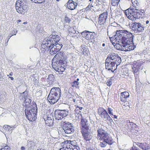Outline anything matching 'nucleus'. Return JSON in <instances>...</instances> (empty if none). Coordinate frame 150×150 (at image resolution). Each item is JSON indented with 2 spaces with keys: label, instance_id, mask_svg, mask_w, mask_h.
I'll list each match as a JSON object with an SVG mask.
<instances>
[{
  "label": "nucleus",
  "instance_id": "obj_1",
  "mask_svg": "<svg viewBox=\"0 0 150 150\" xmlns=\"http://www.w3.org/2000/svg\"><path fill=\"white\" fill-rule=\"evenodd\" d=\"M134 36L132 33L124 30H118L112 37H109L110 41L114 40L120 42L127 49V51L133 50L136 47L134 45L133 38Z\"/></svg>",
  "mask_w": 150,
  "mask_h": 150
},
{
  "label": "nucleus",
  "instance_id": "obj_2",
  "mask_svg": "<svg viewBox=\"0 0 150 150\" xmlns=\"http://www.w3.org/2000/svg\"><path fill=\"white\" fill-rule=\"evenodd\" d=\"M60 39V38L58 35H51L47 38L44 39L41 45L42 48L46 51L52 47L50 50V54L51 55L55 54L59 50L56 49L54 44L59 42Z\"/></svg>",
  "mask_w": 150,
  "mask_h": 150
},
{
  "label": "nucleus",
  "instance_id": "obj_3",
  "mask_svg": "<svg viewBox=\"0 0 150 150\" xmlns=\"http://www.w3.org/2000/svg\"><path fill=\"white\" fill-rule=\"evenodd\" d=\"M65 56L63 52H58L52 61V66L54 70L58 72L64 71L67 65Z\"/></svg>",
  "mask_w": 150,
  "mask_h": 150
},
{
  "label": "nucleus",
  "instance_id": "obj_4",
  "mask_svg": "<svg viewBox=\"0 0 150 150\" xmlns=\"http://www.w3.org/2000/svg\"><path fill=\"white\" fill-rule=\"evenodd\" d=\"M23 101L24 104L23 105L25 107V113L27 118L30 121H35L36 118L37 110V107L35 103L30 105L31 100L29 98H28V96Z\"/></svg>",
  "mask_w": 150,
  "mask_h": 150
},
{
  "label": "nucleus",
  "instance_id": "obj_5",
  "mask_svg": "<svg viewBox=\"0 0 150 150\" xmlns=\"http://www.w3.org/2000/svg\"><path fill=\"white\" fill-rule=\"evenodd\" d=\"M121 62V58L117 54L111 53L105 60L106 69L113 72Z\"/></svg>",
  "mask_w": 150,
  "mask_h": 150
},
{
  "label": "nucleus",
  "instance_id": "obj_6",
  "mask_svg": "<svg viewBox=\"0 0 150 150\" xmlns=\"http://www.w3.org/2000/svg\"><path fill=\"white\" fill-rule=\"evenodd\" d=\"M97 138L101 141L99 146L101 147H105L107 144L111 145L113 143L111 137L102 128H98L97 130Z\"/></svg>",
  "mask_w": 150,
  "mask_h": 150
},
{
  "label": "nucleus",
  "instance_id": "obj_7",
  "mask_svg": "<svg viewBox=\"0 0 150 150\" xmlns=\"http://www.w3.org/2000/svg\"><path fill=\"white\" fill-rule=\"evenodd\" d=\"M125 14L129 19L132 21H135L137 19L142 18L144 15L143 10L131 8L125 10Z\"/></svg>",
  "mask_w": 150,
  "mask_h": 150
},
{
  "label": "nucleus",
  "instance_id": "obj_8",
  "mask_svg": "<svg viewBox=\"0 0 150 150\" xmlns=\"http://www.w3.org/2000/svg\"><path fill=\"white\" fill-rule=\"evenodd\" d=\"M60 95V89L59 87H53L51 89L47 98L50 102L54 104L59 100Z\"/></svg>",
  "mask_w": 150,
  "mask_h": 150
},
{
  "label": "nucleus",
  "instance_id": "obj_9",
  "mask_svg": "<svg viewBox=\"0 0 150 150\" xmlns=\"http://www.w3.org/2000/svg\"><path fill=\"white\" fill-rule=\"evenodd\" d=\"M26 0H18L16 1L15 6L17 12L19 13L24 14L28 7Z\"/></svg>",
  "mask_w": 150,
  "mask_h": 150
},
{
  "label": "nucleus",
  "instance_id": "obj_10",
  "mask_svg": "<svg viewBox=\"0 0 150 150\" xmlns=\"http://www.w3.org/2000/svg\"><path fill=\"white\" fill-rule=\"evenodd\" d=\"M145 62L144 60H139L134 61L133 62V66L132 67L133 71L134 74L135 78H137V75L139 71L142 69V65Z\"/></svg>",
  "mask_w": 150,
  "mask_h": 150
},
{
  "label": "nucleus",
  "instance_id": "obj_11",
  "mask_svg": "<svg viewBox=\"0 0 150 150\" xmlns=\"http://www.w3.org/2000/svg\"><path fill=\"white\" fill-rule=\"evenodd\" d=\"M69 110L67 109H57L54 111V117L57 120H61L67 116L69 113Z\"/></svg>",
  "mask_w": 150,
  "mask_h": 150
},
{
  "label": "nucleus",
  "instance_id": "obj_12",
  "mask_svg": "<svg viewBox=\"0 0 150 150\" xmlns=\"http://www.w3.org/2000/svg\"><path fill=\"white\" fill-rule=\"evenodd\" d=\"M62 128L65 132L67 134L73 133L75 129L73 124L68 122H66L63 123Z\"/></svg>",
  "mask_w": 150,
  "mask_h": 150
},
{
  "label": "nucleus",
  "instance_id": "obj_13",
  "mask_svg": "<svg viewBox=\"0 0 150 150\" xmlns=\"http://www.w3.org/2000/svg\"><path fill=\"white\" fill-rule=\"evenodd\" d=\"M132 30L134 31V32L136 33H139L141 32H143L146 26L142 24L139 23L134 22L132 23Z\"/></svg>",
  "mask_w": 150,
  "mask_h": 150
},
{
  "label": "nucleus",
  "instance_id": "obj_14",
  "mask_svg": "<svg viewBox=\"0 0 150 150\" xmlns=\"http://www.w3.org/2000/svg\"><path fill=\"white\" fill-rule=\"evenodd\" d=\"M81 131L89 130V124L87 120L85 118H83L81 121Z\"/></svg>",
  "mask_w": 150,
  "mask_h": 150
},
{
  "label": "nucleus",
  "instance_id": "obj_15",
  "mask_svg": "<svg viewBox=\"0 0 150 150\" xmlns=\"http://www.w3.org/2000/svg\"><path fill=\"white\" fill-rule=\"evenodd\" d=\"M108 13L107 12H104L100 15L98 18V22L100 25L103 24L105 23L107 18Z\"/></svg>",
  "mask_w": 150,
  "mask_h": 150
},
{
  "label": "nucleus",
  "instance_id": "obj_16",
  "mask_svg": "<svg viewBox=\"0 0 150 150\" xmlns=\"http://www.w3.org/2000/svg\"><path fill=\"white\" fill-rule=\"evenodd\" d=\"M81 132L82 134L83 139L86 141H89L92 138V136L89 130L81 131Z\"/></svg>",
  "mask_w": 150,
  "mask_h": 150
},
{
  "label": "nucleus",
  "instance_id": "obj_17",
  "mask_svg": "<svg viewBox=\"0 0 150 150\" xmlns=\"http://www.w3.org/2000/svg\"><path fill=\"white\" fill-rule=\"evenodd\" d=\"M65 5L68 9L73 10L76 8L77 5V4L73 1L72 0H69Z\"/></svg>",
  "mask_w": 150,
  "mask_h": 150
},
{
  "label": "nucleus",
  "instance_id": "obj_18",
  "mask_svg": "<svg viewBox=\"0 0 150 150\" xmlns=\"http://www.w3.org/2000/svg\"><path fill=\"white\" fill-rule=\"evenodd\" d=\"M136 144L142 150L150 149V146L149 144L146 143L137 142Z\"/></svg>",
  "mask_w": 150,
  "mask_h": 150
},
{
  "label": "nucleus",
  "instance_id": "obj_19",
  "mask_svg": "<svg viewBox=\"0 0 150 150\" xmlns=\"http://www.w3.org/2000/svg\"><path fill=\"white\" fill-rule=\"evenodd\" d=\"M100 116L104 120L109 122L110 123L113 122L112 120L106 111L104 112V113H103Z\"/></svg>",
  "mask_w": 150,
  "mask_h": 150
},
{
  "label": "nucleus",
  "instance_id": "obj_20",
  "mask_svg": "<svg viewBox=\"0 0 150 150\" xmlns=\"http://www.w3.org/2000/svg\"><path fill=\"white\" fill-rule=\"evenodd\" d=\"M120 97V100L123 102L125 103L127 101V98L129 97V95L128 92L127 91H125L121 92Z\"/></svg>",
  "mask_w": 150,
  "mask_h": 150
},
{
  "label": "nucleus",
  "instance_id": "obj_21",
  "mask_svg": "<svg viewBox=\"0 0 150 150\" xmlns=\"http://www.w3.org/2000/svg\"><path fill=\"white\" fill-rule=\"evenodd\" d=\"M96 35L94 32H90L88 34L86 39L90 42H92L94 41V40L96 38Z\"/></svg>",
  "mask_w": 150,
  "mask_h": 150
},
{
  "label": "nucleus",
  "instance_id": "obj_22",
  "mask_svg": "<svg viewBox=\"0 0 150 150\" xmlns=\"http://www.w3.org/2000/svg\"><path fill=\"white\" fill-rule=\"evenodd\" d=\"M28 96V92L26 91H25L23 93H20L18 97L20 100L23 101L26 98H27Z\"/></svg>",
  "mask_w": 150,
  "mask_h": 150
},
{
  "label": "nucleus",
  "instance_id": "obj_23",
  "mask_svg": "<svg viewBox=\"0 0 150 150\" xmlns=\"http://www.w3.org/2000/svg\"><path fill=\"white\" fill-rule=\"evenodd\" d=\"M115 47L118 50L122 51H128L127 49L120 42L118 44L115 45Z\"/></svg>",
  "mask_w": 150,
  "mask_h": 150
},
{
  "label": "nucleus",
  "instance_id": "obj_24",
  "mask_svg": "<svg viewBox=\"0 0 150 150\" xmlns=\"http://www.w3.org/2000/svg\"><path fill=\"white\" fill-rule=\"evenodd\" d=\"M81 53L84 54H88L89 50L87 47L85 46H81Z\"/></svg>",
  "mask_w": 150,
  "mask_h": 150
},
{
  "label": "nucleus",
  "instance_id": "obj_25",
  "mask_svg": "<svg viewBox=\"0 0 150 150\" xmlns=\"http://www.w3.org/2000/svg\"><path fill=\"white\" fill-rule=\"evenodd\" d=\"M3 128L6 130L8 131L9 132L11 133L14 127H11L8 125H4L3 127Z\"/></svg>",
  "mask_w": 150,
  "mask_h": 150
},
{
  "label": "nucleus",
  "instance_id": "obj_26",
  "mask_svg": "<svg viewBox=\"0 0 150 150\" xmlns=\"http://www.w3.org/2000/svg\"><path fill=\"white\" fill-rule=\"evenodd\" d=\"M45 123L47 125L49 126H52L53 125V119L52 120H49L46 119L45 120Z\"/></svg>",
  "mask_w": 150,
  "mask_h": 150
},
{
  "label": "nucleus",
  "instance_id": "obj_27",
  "mask_svg": "<svg viewBox=\"0 0 150 150\" xmlns=\"http://www.w3.org/2000/svg\"><path fill=\"white\" fill-rule=\"evenodd\" d=\"M79 83L78 82H77V81H75L71 83V86L72 87H74L77 88H79Z\"/></svg>",
  "mask_w": 150,
  "mask_h": 150
},
{
  "label": "nucleus",
  "instance_id": "obj_28",
  "mask_svg": "<svg viewBox=\"0 0 150 150\" xmlns=\"http://www.w3.org/2000/svg\"><path fill=\"white\" fill-rule=\"evenodd\" d=\"M106 111L103 108H99L98 109V113L100 116Z\"/></svg>",
  "mask_w": 150,
  "mask_h": 150
},
{
  "label": "nucleus",
  "instance_id": "obj_29",
  "mask_svg": "<svg viewBox=\"0 0 150 150\" xmlns=\"http://www.w3.org/2000/svg\"><path fill=\"white\" fill-rule=\"evenodd\" d=\"M35 143L33 141H30L28 142V146L29 147V148H33L34 146H35Z\"/></svg>",
  "mask_w": 150,
  "mask_h": 150
},
{
  "label": "nucleus",
  "instance_id": "obj_30",
  "mask_svg": "<svg viewBox=\"0 0 150 150\" xmlns=\"http://www.w3.org/2000/svg\"><path fill=\"white\" fill-rule=\"evenodd\" d=\"M89 32V31L86 30H85L82 32L81 33V35L82 36V37L83 38H84L86 39L87 37L88 34V33Z\"/></svg>",
  "mask_w": 150,
  "mask_h": 150
},
{
  "label": "nucleus",
  "instance_id": "obj_31",
  "mask_svg": "<svg viewBox=\"0 0 150 150\" xmlns=\"http://www.w3.org/2000/svg\"><path fill=\"white\" fill-rule=\"evenodd\" d=\"M17 32V31H16L15 29L13 30L11 32L9 35L8 37V39H9L12 36L16 35Z\"/></svg>",
  "mask_w": 150,
  "mask_h": 150
},
{
  "label": "nucleus",
  "instance_id": "obj_32",
  "mask_svg": "<svg viewBox=\"0 0 150 150\" xmlns=\"http://www.w3.org/2000/svg\"><path fill=\"white\" fill-rule=\"evenodd\" d=\"M120 0H112L111 4L113 6H116L118 4Z\"/></svg>",
  "mask_w": 150,
  "mask_h": 150
},
{
  "label": "nucleus",
  "instance_id": "obj_33",
  "mask_svg": "<svg viewBox=\"0 0 150 150\" xmlns=\"http://www.w3.org/2000/svg\"><path fill=\"white\" fill-rule=\"evenodd\" d=\"M54 45L56 47V49H57V50H58L59 51L61 50L62 46V44H60L59 43H57Z\"/></svg>",
  "mask_w": 150,
  "mask_h": 150
},
{
  "label": "nucleus",
  "instance_id": "obj_34",
  "mask_svg": "<svg viewBox=\"0 0 150 150\" xmlns=\"http://www.w3.org/2000/svg\"><path fill=\"white\" fill-rule=\"evenodd\" d=\"M48 79L50 81H52L54 79V76L52 74L49 75L48 76Z\"/></svg>",
  "mask_w": 150,
  "mask_h": 150
},
{
  "label": "nucleus",
  "instance_id": "obj_35",
  "mask_svg": "<svg viewBox=\"0 0 150 150\" xmlns=\"http://www.w3.org/2000/svg\"><path fill=\"white\" fill-rule=\"evenodd\" d=\"M47 119L52 120L53 119V116L52 113L48 115L47 116Z\"/></svg>",
  "mask_w": 150,
  "mask_h": 150
},
{
  "label": "nucleus",
  "instance_id": "obj_36",
  "mask_svg": "<svg viewBox=\"0 0 150 150\" xmlns=\"http://www.w3.org/2000/svg\"><path fill=\"white\" fill-rule=\"evenodd\" d=\"M108 113L110 115H113V113L112 111L113 109L110 108L108 107Z\"/></svg>",
  "mask_w": 150,
  "mask_h": 150
},
{
  "label": "nucleus",
  "instance_id": "obj_37",
  "mask_svg": "<svg viewBox=\"0 0 150 150\" xmlns=\"http://www.w3.org/2000/svg\"><path fill=\"white\" fill-rule=\"evenodd\" d=\"M81 113V112L79 110V109H77V108H76V109L74 110V113L75 115H76V114L78 115L79 114H80Z\"/></svg>",
  "mask_w": 150,
  "mask_h": 150
},
{
  "label": "nucleus",
  "instance_id": "obj_38",
  "mask_svg": "<svg viewBox=\"0 0 150 150\" xmlns=\"http://www.w3.org/2000/svg\"><path fill=\"white\" fill-rule=\"evenodd\" d=\"M76 117H77V119L78 120H79L80 119H81V120H82V119L83 118H84L83 117H82L81 113L79 114L78 115H77L76 114V115H75Z\"/></svg>",
  "mask_w": 150,
  "mask_h": 150
},
{
  "label": "nucleus",
  "instance_id": "obj_39",
  "mask_svg": "<svg viewBox=\"0 0 150 150\" xmlns=\"http://www.w3.org/2000/svg\"><path fill=\"white\" fill-rule=\"evenodd\" d=\"M86 150H97V149L95 146H92L87 149Z\"/></svg>",
  "mask_w": 150,
  "mask_h": 150
},
{
  "label": "nucleus",
  "instance_id": "obj_40",
  "mask_svg": "<svg viewBox=\"0 0 150 150\" xmlns=\"http://www.w3.org/2000/svg\"><path fill=\"white\" fill-rule=\"evenodd\" d=\"M64 20L66 23H69L70 22L71 20L67 16H65Z\"/></svg>",
  "mask_w": 150,
  "mask_h": 150
},
{
  "label": "nucleus",
  "instance_id": "obj_41",
  "mask_svg": "<svg viewBox=\"0 0 150 150\" xmlns=\"http://www.w3.org/2000/svg\"><path fill=\"white\" fill-rule=\"evenodd\" d=\"M0 150H10V148L8 146H5L4 148H2Z\"/></svg>",
  "mask_w": 150,
  "mask_h": 150
},
{
  "label": "nucleus",
  "instance_id": "obj_42",
  "mask_svg": "<svg viewBox=\"0 0 150 150\" xmlns=\"http://www.w3.org/2000/svg\"><path fill=\"white\" fill-rule=\"evenodd\" d=\"M130 150H141L139 149L137 147H136L134 146L132 147Z\"/></svg>",
  "mask_w": 150,
  "mask_h": 150
},
{
  "label": "nucleus",
  "instance_id": "obj_43",
  "mask_svg": "<svg viewBox=\"0 0 150 150\" xmlns=\"http://www.w3.org/2000/svg\"><path fill=\"white\" fill-rule=\"evenodd\" d=\"M131 123L132 124V127L131 128H132V129H135V128L137 127V125L134 123L132 122Z\"/></svg>",
  "mask_w": 150,
  "mask_h": 150
},
{
  "label": "nucleus",
  "instance_id": "obj_44",
  "mask_svg": "<svg viewBox=\"0 0 150 150\" xmlns=\"http://www.w3.org/2000/svg\"><path fill=\"white\" fill-rule=\"evenodd\" d=\"M93 7V6H91V5H90V4H89L86 8V9L87 10H91V8L92 7Z\"/></svg>",
  "mask_w": 150,
  "mask_h": 150
},
{
  "label": "nucleus",
  "instance_id": "obj_45",
  "mask_svg": "<svg viewBox=\"0 0 150 150\" xmlns=\"http://www.w3.org/2000/svg\"><path fill=\"white\" fill-rule=\"evenodd\" d=\"M41 0H34L33 1V2L35 3H42L41 2Z\"/></svg>",
  "mask_w": 150,
  "mask_h": 150
},
{
  "label": "nucleus",
  "instance_id": "obj_46",
  "mask_svg": "<svg viewBox=\"0 0 150 150\" xmlns=\"http://www.w3.org/2000/svg\"><path fill=\"white\" fill-rule=\"evenodd\" d=\"M126 123L127 125L128 126V127L129 126L130 123L131 122L129 120H127L126 121Z\"/></svg>",
  "mask_w": 150,
  "mask_h": 150
},
{
  "label": "nucleus",
  "instance_id": "obj_47",
  "mask_svg": "<svg viewBox=\"0 0 150 150\" xmlns=\"http://www.w3.org/2000/svg\"><path fill=\"white\" fill-rule=\"evenodd\" d=\"M112 84V81H109L108 82H107V84L108 86H110Z\"/></svg>",
  "mask_w": 150,
  "mask_h": 150
},
{
  "label": "nucleus",
  "instance_id": "obj_48",
  "mask_svg": "<svg viewBox=\"0 0 150 150\" xmlns=\"http://www.w3.org/2000/svg\"><path fill=\"white\" fill-rule=\"evenodd\" d=\"M76 108H77V109H78L79 110H82L83 108L79 107L78 105L77 106Z\"/></svg>",
  "mask_w": 150,
  "mask_h": 150
},
{
  "label": "nucleus",
  "instance_id": "obj_49",
  "mask_svg": "<svg viewBox=\"0 0 150 150\" xmlns=\"http://www.w3.org/2000/svg\"><path fill=\"white\" fill-rule=\"evenodd\" d=\"M70 147H68L67 146L64 149H66L67 150H69L70 149Z\"/></svg>",
  "mask_w": 150,
  "mask_h": 150
},
{
  "label": "nucleus",
  "instance_id": "obj_50",
  "mask_svg": "<svg viewBox=\"0 0 150 150\" xmlns=\"http://www.w3.org/2000/svg\"><path fill=\"white\" fill-rule=\"evenodd\" d=\"M21 150H25V148L24 146H22L21 147Z\"/></svg>",
  "mask_w": 150,
  "mask_h": 150
},
{
  "label": "nucleus",
  "instance_id": "obj_51",
  "mask_svg": "<svg viewBox=\"0 0 150 150\" xmlns=\"http://www.w3.org/2000/svg\"><path fill=\"white\" fill-rule=\"evenodd\" d=\"M113 117L114 118V119H117V116L116 115H113Z\"/></svg>",
  "mask_w": 150,
  "mask_h": 150
},
{
  "label": "nucleus",
  "instance_id": "obj_52",
  "mask_svg": "<svg viewBox=\"0 0 150 150\" xmlns=\"http://www.w3.org/2000/svg\"><path fill=\"white\" fill-rule=\"evenodd\" d=\"M9 78H10L12 80H13L14 79L13 78V77L9 76Z\"/></svg>",
  "mask_w": 150,
  "mask_h": 150
},
{
  "label": "nucleus",
  "instance_id": "obj_53",
  "mask_svg": "<svg viewBox=\"0 0 150 150\" xmlns=\"http://www.w3.org/2000/svg\"><path fill=\"white\" fill-rule=\"evenodd\" d=\"M132 122H131L130 123L129 126L128 127H132V124L131 123Z\"/></svg>",
  "mask_w": 150,
  "mask_h": 150
},
{
  "label": "nucleus",
  "instance_id": "obj_54",
  "mask_svg": "<svg viewBox=\"0 0 150 150\" xmlns=\"http://www.w3.org/2000/svg\"><path fill=\"white\" fill-rule=\"evenodd\" d=\"M145 23H146V24L147 25V24H148L149 23V21H148V20H147L146 21Z\"/></svg>",
  "mask_w": 150,
  "mask_h": 150
},
{
  "label": "nucleus",
  "instance_id": "obj_55",
  "mask_svg": "<svg viewBox=\"0 0 150 150\" xmlns=\"http://www.w3.org/2000/svg\"><path fill=\"white\" fill-rule=\"evenodd\" d=\"M13 75V73L11 72L9 74V75L12 76Z\"/></svg>",
  "mask_w": 150,
  "mask_h": 150
},
{
  "label": "nucleus",
  "instance_id": "obj_56",
  "mask_svg": "<svg viewBox=\"0 0 150 150\" xmlns=\"http://www.w3.org/2000/svg\"><path fill=\"white\" fill-rule=\"evenodd\" d=\"M105 43H103L102 44V46H103V47H104L105 46Z\"/></svg>",
  "mask_w": 150,
  "mask_h": 150
},
{
  "label": "nucleus",
  "instance_id": "obj_57",
  "mask_svg": "<svg viewBox=\"0 0 150 150\" xmlns=\"http://www.w3.org/2000/svg\"><path fill=\"white\" fill-rule=\"evenodd\" d=\"M27 23V22H25L23 23V24H26Z\"/></svg>",
  "mask_w": 150,
  "mask_h": 150
},
{
  "label": "nucleus",
  "instance_id": "obj_58",
  "mask_svg": "<svg viewBox=\"0 0 150 150\" xmlns=\"http://www.w3.org/2000/svg\"><path fill=\"white\" fill-rule=\"evenodd\" d=\"M79 78H77V79H76V81H77V82H78V81H79Z\"/></svg>",
  "mask_w": 150,
  "mask_h": 150
},
{
  "label": "nucleus",
  "instance_id": "obj_59",
  "mask_svg": "<svg viewBox=\"0 0 150 150\" xmlns=\"http://www.w3.org/2000/svg\"><path fill=\"white\" fill-rule=\"evenodd\" d=\"M73 101L74 102H75V101L76 100H75V99H73Z\"/></svg>",
  "mask_w": 150,
  "mask_h": 150
},
{
  "label": "nucleus",
  "instance_id": "obj_60",
  "mask_svg": "<svg viewBox=\"0 0 150 150\" xmlns=\"http://www.w3.org/2000/svg\"><path fill=\"white\" fill-rule=\"evenodd\" d=\"M76 33L75 31L74 30L73 32V33Z\"/></svg>",
  "mask_w": 150,
  "mask_h": 150
},
{
  "label": "nucleus",
  "instance_id": "obj_61",
  "mask_svg": "<svg viewBox=\"0 0 150 150\" xmlns=\"http://www.w3.org/2000/svg\"><path fill=\"white\" fill-rule=\"evenodd\" d=\"M18 22H21V20H18Z\"/></svg>",
  "mask_w": 150,
  "mask_h": 150
},
{
  "label": "nucleus",
  "instance_id": "obj_62",
  "mask_svg": "<svg viewBox=\"0 0 150 150\" xmlns=\"http://www.w3.org/2000/svg\"><path fill=\"white\" fill-rule=\"evenodd\" d=\"M147 61H149V62H150V59H149L148 60H147Z\"/></svg>",
  "mask_w": 150,
  "mask_h": 150
},
{
  "label": "nucleus",
  "instance_id": "obj_63",
  "mask_svg": "<svg viewBox=\"0 0 150 150\" xmlns=\"http://www.w3.org/2000/svg\"><path fill=\"white\" fill-rule=\"evenodd\" d=\"M9 39H8V38L7 39V42H8V40Z\"/></svg>",
  "mask_w": 150,
  "mask_h": 150
},
{
  "label": "nucleus",
  "instance_id": "obj_64",
  "mask_svg": "<svg viewBox=\"0 0 150 150\" xmlns=\"http://www.w3.org/2000/svg\"><path fill=\"white\" fill-rule=\"evenodd\" d=\"M60 150H63V149H60Z\"/></svg>",
  "mask_w": 150,
  "mask_h": 150
}]
</instances>
